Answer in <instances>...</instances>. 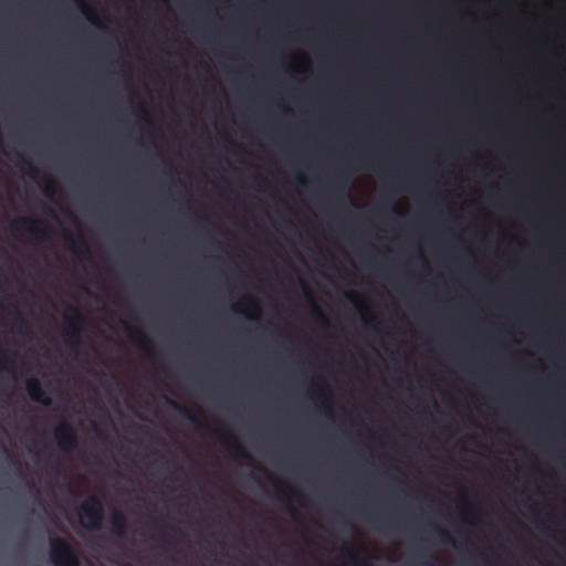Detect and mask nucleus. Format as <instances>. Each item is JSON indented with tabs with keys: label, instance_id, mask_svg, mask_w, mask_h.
<instances>
[{
	"label": "nucleus",
	"instance_id": "f257e3e1",
	"mask_svg": "<svg viewBox=\"0 0 566 566\" xmlns=\"http://www.w3.org/2000/svg\"><path fill=\"white\" fill-rule=\"evenodd\" d=\"M82 526L88 531H99L104 517V507L101 500L90 495L78 507Z\"/></svg>",
	"mask_w": 566,
	"mask_h": 566
},
{
	"label": "nucleus",
	"instance_id": "f03ea898",
	"mask_svg": "<svg viewBox=\"0 0 566 566\" xmlns=\"http://www.w3.org/2000/svg\"><path fill=\"white\" fill-rule=\"evenodd\" d=\"M49 555L53 566H81L77 552L65 538L52 539Z\"/></svg>",
	"mask_w": 566,
	"mask_h": 566
},
{
	"label": "nucleus",
	"instance_id": "7ed1b4c3",
	"mask_svg": "<svg viewBox=\"0 0 566 566\" xmlns=\"http://www.w3.org/2000/svg\"><path fill=\"white\" fill-rule=\"evenodd\" d=\"M66 312L67 315L64 316V321L69 345L72 350L77 353L81 344V334L86 322L77 307L69 305Z\"/></svg>",
	"mask_w": 566,
	"mask_h": 566
},
{
	"label": "nucleus",
	"instance_id": "20e7f679",
	"mask_svg": "<svg viewBox=\"0 0 566 566\" xmlns=\"http://www.w3.org/2000/svg\"><path fill=\"white\" fill-rule=\"evenodd\" d=\"M10 229L13 234L28 232L41 239H46L51 235L49 228L43 221L30 217L19 218L13 221Z\"/></svg>",
	"mask_w": 566,
	"mask_h": 566
},
{
	"label": "nucleus",
	"instance_id": "39448f33",
	"mask_svg": "<svg viewBox=\"0 0 566 566\" xmlns=\"http://www.w3.org/2000/svg\"><path fill=\"white\" fill-rule=\"evenodd\" d=\"M54 439L63 452H73L78 443V437L74 428L66 421H61L54 430Z\"/></svg>",
	"mask_w": 566,
	"mask_h": 566
},
{
	"label": "nucleus",
	"instance_id": "423d86ee",
	"mask_svg": "<svg viewBox=\"0 0 566 566\" xmlns=\"http://www.w3.org/2000/svg\"><path fill=\"white\" fill-rule=\"evenodd\" d=\"M220 442L229 450V452L241 460H252V455L244 449L235 436L229 432L218 433Z\"/></svg>",
	"mask_w": 566,
	"mask_h": 566
},
{
	"label": "nucleus",
	"instance_id": "0eeeda50",
	"mask_svg": "<svg viewBox=\"0 0 566 566\" xmlns=\"http://www.w3.org/2000/svg\"><path fill=\"white\" fill-rule=\"evenodd\" d=\"M27 391L31 400L41 403L45 407L51 406L52 400L46 395L41 381L38 378L31 377L25 382Z\"/></svg>",
	"mask_w": 566,
	"mask_h": 566
},
{
	"label": "nucleus",
	"instance_id": "6e6552de",
	"mask_svg": "<svg viewBox=\"0 0 566 566\" xmlns=\"http://www.w3.org/2000/svg\"><path fill=\"white\" fill-rule=\"evenodd\" d=\"M111 532L117 537H124L127 534V518L119 511H114L112 514Z\"/></svg>",
	"mask_w": 566,
	"mask_h": 566
},
{
	"label": "nucleus",
	"instance_id": "1a4fd4ad",
	"mask_svg": "<svg viewBox=\"0 0 566 566\" xmlns=\"http://www.w3.org/2000/svg\"><path fill=\"white\" fill-rule=\"evenodd\" d=\"M12 318L15 332L21 336H30L32 334L31 325L22 316L17 306L12 305Z\"/></svg>",
	"mask_w": 566,
	"mask_h": 566
},
{
	"label": "nucleus",
	"instance_id": "9d476101",
	"mask_svg": "<svg viewBox=\"0 0 566 566\" xmlns=\"http://www.w3.org/2000/svg\"><path fill=\"white\" fill-rule=\"evenodd\" d=\"M69 241L71 243L73 253L78 259H86L88 256L90 251H88L87 242L85 241V239L83 237H81V235L75 237L70 233Z\"/></svg>",
	"mask_w": 566,
	"mask_h": 566
},
{
	"label": "nucleus",
	"instance_id": "9b49d317",
	"mask_svg": "<svg viewBox=\"0 0 566 566\" xmlns=\"http://www.w3.org/2000/svg\"><path fill=\"white\" fill-rule=\"evenodd\" d=\"M301 286L303 287L304 295H305L306 300L310 302V304L312 306V310H313L316 321L324 326H328V319L325 316V314L322 312L319 306L317 305L313 293L306 287V285L304 283H301Z\"/></svg>",
	"mask_w": 566,
	"mask_h": 566
},
{
	"label": "nucleus",
	"instance_id": "f8f14e48",
	"mask_svg": "<svg viewBox=\"0 0 566 566\" xmlns=\"http://www.w3.org/2000/svg\"><path fill=\"white\" fill-rule=\"evenodd\" d=\"M167 402L170 403L175 410H177L181 416H184L189 422L195 424L197 428H203L206 431H210V428L208 426L202 424L196 417V415H193L187 407L181 406L169 399H167Z\"/></svg>",
	"mask_w": 566,
	"mask_h": 566
},
{
	"label": "nucleus",
	"instance_id": "ddd939ff",
	"mask_svg": "<svg viewBox=\"0 0 566 566\" xmlns=\"http://www.w3.org/2000/svg\"><path fill=\"white\" fill-rule=\"evenodd\" d=\"M345 176V174H342L339 175V177L337 178L336 180V184H335V193L337 196V200L338 202L340 203H352V200H350V197L346 190V187H347V179L345 180V182H343V177Z\"/></svg>",
	"mask_w": 566,
	"mask_h": 566
},
{
	"label": "nucleus",
	"instance_id": "4468645a",
	"mask_svg": "<svg viewBox=\"0 0 566 566\" xmlns=\"http://www.w3.org/2000/svg\"><path fill=\"white\" fill-rule=\"evenodd\" d=\"M342 555L353 562L356 566H370L367 558H360L358 557L355 552L348 547L344 546L342 548Z\"/></svg>",
	"mask_w": 566,
	"mask_h": 566
},
{
	"label": "nucleus",
	"instance_id": "2eb2a0df",
	"mask_svg": "<svg viewBox=\"0 0 566 566\" xmlns=\"http://www.w3.org/2000/svg\"><path fill=\"white\" fill-rule=\"evenodd\" d=\"M151 526L155 530H158V531H160L164 534H172V535L179 534V531L176 527L166 524L163 520H155V521H153L151 522Z\"/></svg>",
	"mask_w": 566,
	"mask_h": 566
},
{
	"label": "nucleus",
	"instance_id": "dca6fc26",
	"mask_svg": "<svg viewBox=\"0 0 566 566\" xmlns=\"http://www.w3.org/2000/svg\"><path fill=\"white\" fill-rule=\"evenodd\" d=\"M20 161L21 169L28 172V175L31 178H35L39 176V169L29 159L24 158L23 156H20Z\"/></svg>",
	"mask_w": 566,
	"mask_h": 566
},
{
	"label": "nucleus",
	"instance_id": "f3484780",
	"mask_svg": "<svg viewBox=\"0 0 566 566\" xmlns=\"http://www.w3.org/2000/svg\"><path fill=\"white\" fill-rule=\"evenodd\" d=\"M315 392L317 394L318 397L331 401V394L327 390V385L325 384V381L323 379H319L315 384Z\"/></svg>",
	"mask_w": 566,
	"mask_h": 566
},
{
	"label": "nucleus",
	"instance_id": "a211bd4d",
	"mask_svg": "<svg viewBox=\"0 0 566 566\" xmlns=\"http://www.w3.org/2000/svg\"><path fill=\"white\" fill-rule=\"evenodd\" d=\"M433 532L436 533L441 543L451 545L454 544L453 538L446 531L434 526Z\"/></svg>",
	"mask_w": 566,
	"mask_h": 566
},
{
	"label": "nucleus",
	"instance_id": "6ab92c4d",
	"mask_svg": "<svg viewBox=\"0 0 566 566\" xmlns=\"http://www.w3.org/2000/svg\"><path fill=\"white\" fill-rule=\"evenodd\" d=\"M138 346L140 349H143L149 357L153 356V349H151V344H150V340L144 335L142 334V338L138 342Z\"/></svg>",
	"mask_w": 566,
	"mask_h": 566
},
{
	"label": "nucleus",
	"instance_id": "aec40b11",
	"mask_svg": "<svg viewBox=\"0 0 566 566\" xmlns=\"http://www.w3.org/2000/svg\"><path fill=\"white\" fill-rule=\"evenodd\" d=\"M43 191L46 197H53L56 193L55 182L52 179H48L44 185Z\"/></svg>",
	"mask_w": 566,
	"mask_h": 566
},
{
	"label": "nucleus",
	"instance_id": "412c9836",
	"mask_svg": "<svg viewBox=\"0 0 566 566\" xmlns=\"http://www.w3.org/2000/svg\"><path fill=\"white\" fill-rule=\"evenodd\" d=\"M242 302L248 305L250 308H252L253 311L255 312H260V305L259 303L256 302V300L254 297H252L251 295H245L243 298H242Z\"/></svg>",
	"mask_w": 566,
	"mask_h": 566
},
{
	"label": "nucleus",
	"instance_id": "4be33fe9",
	"mask_svg": "<svg viewBox=\"0 0 566 566\" xmlns=\"http://www.w3.org/2000/svg\"><path fill=\"white\" fill-rule=\"evenodd\" d=\"M13 357H14L13 353H11V354L1 353L0 354V365L7 364V363H12Z\"/></svg>",
	"mask_w": 566,
	"mask_h": 566
},
{
	"label": "nucleus",
	"instance_id": "5701e85b",
	"mask_svg": "<svg viewBox=\"0 0 566 566\" xmlns=\"http://www.w3.org/2000/svg\"><path fill=\"white\" fill-rule=\"evenodd\" d=\"M358 159L363 163H367L368 165L366 167L376 169V164L374 160H371L369 157L366 156H358Z\"/></svg>",
	"mask_w": 566,
	"mask_h": 566
},
{
	"label": "nucleus",
	"instance_id": "b1692460",
	"mask_svg": "<svg viewBox=\"0 0 566 566\" xmlns=\"http://www.w3.org/2000/svg\"><path fill=\"white\" fill-rule=\"evenodd\" d=\"M460 496H461V499H462L463 501H467V500H468V492H467V490L461 489V490H460Z\"/></svg>",
	"mask_w": 566,
	"mask_h": 566
},
{
	"label": "nucleus",
	"instance_id": "393cba45",
	"mask_svg": "<svg viewBox=\"0 0 566 566\" xmlns=\"http://www.w3.org/2000/svg\"><path fill=\"white\" fill-rule=\"evenodd\" d=\"M96 436L101 439V440H104L106 438V436L104 434V432L96 428Z\"/></svg>",
	"mask_w": 566,
	"mask_h": 566
},
{
	"label": "nucleus",
	"instance_id": "a878e982",
	"mask_svg": "<svg viewBox=\"0 0 566 566\" xmlns=\"http://www.w3.org/2000/svg\"><path fill=\"white\" fill-rule=\"evenodd\" d=\"M27 485H28V488H29L31 491H35V492L38 493V491H36V489H35V484H34L32 481H28V482H27Z\"/></svg>",
	"mask_w": 566,
	"mask_h": 566
},
{
	"label": "nucleus",
	"instance_id": "bb28decb",
	"mask_svg": "<svg viewBox=\"0 0 566 566\" xmlns=\"http://www.w3.org/2000/svg\"><path fill=\"white\" fill-rule=\"evenodd\" d=\"M347 297H348V300H349L350 302H353V303H354V302H356V296H355V295H353V294H347Z\"/></svg>",
	"mask_w": 566,
	"mask_h": 566
},
{
	"label": "nucleus",
	"instance_id": "cd10ccee",
	"mask_svg": "<svg viewBox=\"0 0 566 566\" xmlns=\"http://www.w3.org/2000/svg\"><path fill=\"white\" fill-rule=\"evenodd\" d=\"M423 565H424V566H434V564H433V563H431L430 560H426V562L423 563Z\"/></svg>",
	"mask_w": 566,
	"mask_h": 566
},
{
	"label": "nucleus",
	"instance_id": "c85d7f7f",
	"mask_svg": "<svg viewBox=\"0 0 566 566\" xmlns=\"http://www.w3.org/2000/svg\"><path fill=\"white\" fill-rule=\"evenodd\" d=\"M418 555H419V557H427V555H426V554H423V552H422V551H419V552H418Z\"/></svg>",
	"mask_w": 566,
	"mask_h": 566
},
{
	"label": "nucleus",
	"instance_id": "c756f323",
	"mask_svg": "<svg viewBox=\"0 0 566 566\" xmlns=\"http://www.w3.org/2000/svg\"><path fill=\"white\" fill-rule=\"evenodd\" d=\"M297 180L300 184H303V185L305 184V181L303 180V178L301 176L297 177Z\"/></svg>",
	"mask_w": 566,
	"mask_h": 566
},
{
	"label": "nucleus",
	"instance_id": "7c9ffc66",
	"mask_svg": "<svg viewBox=\"0 0 566 566\" xmlns=\"http://www.w3.org/2000/svg\"><path fill=\"white\" fill-rule=\"evenodd\" d=\"M66 489H67V491H69L73 496H75V493H74V491H73L71 488H66Z\"/></svg>",
	"mask_w": 566,
	"mask_h": 566
}]
</instances>
